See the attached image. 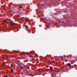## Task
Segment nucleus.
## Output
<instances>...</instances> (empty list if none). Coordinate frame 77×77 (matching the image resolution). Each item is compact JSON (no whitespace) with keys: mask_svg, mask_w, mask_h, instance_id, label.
I'll return each instance as SVG.
<instances>
[{"mask_svg":"<svg viewBox=\"0 0 77 77\" xmlns=\"http://www.w3.org/2000/svg\"><path fill=\"white\" fill-rule=\"evenodd\" d=\"M55 11H57V12H60V9H55Z\"/></svg>","mask_w":77,"mask_h":77,"instance_id":"1","label":"nucleus"},{"mask_svg":"<svg viewBox=\"0 0 77 77\" xmlns=\"http://www.w3.org/2000/svg\"><path fill=\"white\" fill-rule=\"evenodd\" d=\"M10 24L12 26H14V25H15L16 24V23H10Z\"/></svg>","mask_w":77,"mask_h":77,"instance_id":"2","label":"nucleus"},{"mask_svg":"<svg viewBox=\"0 0 77 77\" xmlns=\"http://www.w3.org/2000/svg\"><path fill=\"white\" fill-rule=\"evenodd\" d=\"M67 65H68V66H71V64L69 63L67 64Z\"/></svg>","mask_w":77,"mask_h":77,"instance_id":"3","label":"nucleus"},{"mask_svg":"<svg viewBox=\"0 0 77 77\" xmlns=\"http://www.w3.org/2000/svg\"><path fill=\"white\" fill-rule=\"evenodd\" d=\"M26 28V29H29V26L27 25H25Z\"/></svg>","mask_w":77,"mask_h":77,"instance_id":"4","label":"nucleus"},{"mask_svg":"<svg viewBox=\"0 0 77 77\" xmlns=\"http://www.w3.org/2000/svg\"><path fill=\"white\" fill-rule=\"evenodd\" d=\"M19 66H20V67H21V69H23V67H22V66H21L19 65Z\"/></svg>","mask_w":77,"mask_h":77,"instance_id":"5","label":"nucleus"},{"mask_svg":"<svg viewBox=\"0 0 77 77\" xmlns=\"http://www.w3.org/2000/svg\"><path fill=\"white\" fill-rule=\"evenodd\" d=\"M11 72H13V69H11Z\"/></svg>","mask_w":77,"mask_h":77,"instance_id":"6","label":"nucleus"},{"mask_svg":"<svg viewBox=\"0 0 77 77\" xmlns=\"http://www.w3.org/2000/svg\"><path fill=\"white\" fill-rule=\"evenodd\" d=\"M26 22H27L28 21V20L27 19H26Z\"/></svg>","mask_w":77,"mask_h":77,"instance_id":"7","label":"nucleus"},{"mask_svg":"<svg viewBox=\"0 0 77 77\" xmlns=\"http://www.w3.org/2000/svg\"><path fill=\"white\" fill-rule=\"evenodd\" d=\"M50 69L52 71H53V69H52L50 68Z\"/></svg>","mask_w":77,"mask_h":77,"instance_id":"8","label":"nucleus"},{"mask_svg":"<svg viewBox=\"0 0 77 77\" xmlns=\"http://www.w3.org/2000/svg\"><path fill=\"white\" fill-rule=\"evenodd\" d=\"M11 22H12V21H10V22H9V23H10V24H11V23H12Z\"/></svg>","mask_w":77,"mask_h":77,"instance_id":"9","label":"nucleus"},{"mask_svg":"<svg viewBox=\"0 0 77 77\" xmlns=\"http://www.w3.org/2000/svg\"><path fill=\"white\" fill-rule=\"evenodd\" d=\"M11 66H12V68L14 67V66H12V64H11Z\"/></svg>","mask_w":77,"mask_h":77,"instance_id":"10","label":"nucleus"},{"mask_svg":"<svg viewBox=\"0 0 77 77\" xmlns=\"http://www.w3.org/2000/svg\"><path fill=\"white\" fill-rule=\"evenodd\" d=\"M22 7L21 6L19 7V8H20V9H21Z\"/></svg>","mask_w":77,"mask_h":77,"instance_id":"11","label":"nucleus"},{"mask_svg":"<svg viewBox=\"0 0 77 77\" xmlns=\"http://www.w3.org/2000/svg\"><path fill=\"white\" fill-rule=\"evenodd\" d=\"M26 68H27V69H29V67L28 66Z\"/></svg>","mask_w":77,"mask_h":77,"instance_id":"12","label":"nucleus"},{"mask_svg":"<svg viewBox=\"0 0 77 77\" xmlns=\"http://www.w3.org/2000/svg\"><path fill=\"white\" fill-rule=\"evenodd\" d=\"M5 23H6V20H4Z\"/></svg>","mask_w":77,"mask_h":77,"instance_id":"13","label":"nucleus"},{"mask_svg":"<svg viewBox=\"0 0 77 77\" xmlns=\"http://www.w3.org/2000/svg\"><path fill=\"white\" fill-rule=\"evenodd\" d=\"M5 77H8V75H6Z\"/></svg>","mask_w":77,"mask_h":77,"instance_id":"14","label":"nucleus"},{"mask_svg":"<svg viewBox=\"0 0 77 77\" xmlns=\"http://www.w3.org/2000/svg\"><path fill=\"white\" fill-rule=\"evenodd\" d=\"M55 76H52V77H55Z\"/></svg>","mask_w":77,"mask_h":77,"instance_id":"15","label":"nucleus"},{"mask_svg":"<svg viewBox=\"0 0 77 77\" xmlns=\"http://www.w3.org/2000/svg\"><path fill=\"white\" fill-rule=\"evenodd\" d=\"M11 23H14V22L13 21H11Z\"/></svg>","mask_w":77,"mask_h":77,"instance_id":"16","label":"nucleus"},{"mask_svg":"<svg viewBox=\"0 0 77 77\" xmlns=\"http://www.w3.org/2000/svg\"><path fill=\"white\" fill-rule=\"evenodd\" d=\"M74 26V27H75V26H76V25H75V26Z\"/></svg>","mask_w":77,"mask_h":77,"instance_id":"17","label":"nucleus"},{"mask_svg":"<svg viewBox=\"0 0 77 77\" xmlns=\"http://www.w3.org/2000/svg\"><path fill=\"white\" fill-rule=\"evenodd\" d=\"M2 59H3V60H4V58L3 57V58H2Z\"/></svg>","mask_w":77,"mask_h":77,"instance_id":"18","label":"nucleus"},{"mask_svg":"<svg viewBox=\"0 0 77 77\" xmlns=\"http://www.w3.org/2000/svg\"><path fill=\"white\" fill-rule=\"evenodd\" d=\"M18 62H20L19 60H18Z\"/></svg>","mask_w":77,"mask_h":77,"instance_id":"19","label":"nucleus"},{"mask_svg":"<svg viewBox=\"0 0 77 77\" xmlns=\"http://www.w3.org/2000/svg\"><path fill=\"white\" fill-rule=\"evenodd\" d=\"M9 20H10V21H11V19H10Z\"/></svg>","mask_w":77,"mask_h":77,"instance_id":"20","label":"nucleus"},{"mask_svg":"<svg viewBox=\"0 0 77 77\" xmlns=\"http://www.w3.org/2000/svg\"><path fill=\"white\" fill-rule=\"evenodd\" d=\"M0 32H1V31L0 30Z\"/></svg>","mask_w":77,"mask_h":77,"instance_id":"21","label":"nucleus"},{"mask_svg":"<svg viewBox=\"0 0 77 77\" xmlns=\"http://www.w3.org/2000/svg\"><path fill=\"white\" fill-rule=\"evenodd\" d=\"M55 77H57L56 76H55Z\"/></svg>","mask_w":77,"mask_h":77,"instance_id":"22","label":"nucleus"}]
</instances>
